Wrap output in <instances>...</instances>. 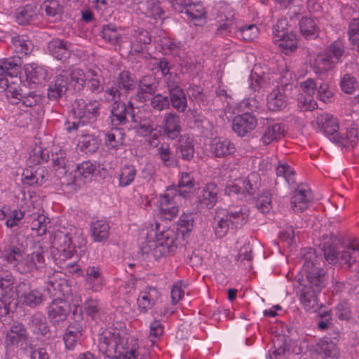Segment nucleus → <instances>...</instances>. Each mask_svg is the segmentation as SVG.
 I'll return each mask as SVG.
<instances>
[{
	"label": "nucleus",
	"mask_w": 359,
	"mask_h": 359,
	"mask_svg": "<svg viewBox=\"0 0 359 359\" xmlns=\"http://www.w3.org/2000/svg\"><path fill=\"white\" fill-rule=\"evenodd\" d=\"M340 88L346 94H353L359 90V82L350 74H345L340 81Z\"/></svg>",
	"instance_id": "obj_62"
},
{
	"label": "nucleus",
	"mask_w": 359,
	"mask_h": 359,
	"mask_svg": "<svg viewBox=\"0 0 359 359\" xmlns=\"http://www.w3.org/2000/svg\"><path fill=\"white\" fill-rule=\"evenodd\" d=\"M85 285L93 292H100L105 285V279L98 266H89L86 269Z\"/></svg>",
	"instance_id": "obj_25"
},
{
	"label": "nucleus",
	"mask_w": 359,
	"mask_h": 359,
	"mask_svg": "<svg viewBox=\"0 0 359 359\" xmlns=\"http://www.w3.org/2000/svg\"><path fill=\"white\" fill-rule=\"evenodd\" d=\"M100 147L99 139L93 134H83L77 143L78 149L87 155L95 153Z\"/></svg>",
	"instance_id": "obj_43"
},
{
	"label": "nucleus",
	"mask_w": 359,
	"mask_h": 359,
	"mask_svg": "<svg viewBox=\"0 0 359 359\" xmlns=\"http://www.w3.org/2000/svg\"><path fill=\"white\" fill-rule=\"evenodd\" d=\"M135 108L129 100L127 103L121 101H116L111 106L109 116L111 126L119 128L128 123V116L131 118V121L137 123V118L134 114Z\"/></svg>",
	"instance_id": "obj_11"
},
{
	"label": "nucleus",
	"mask_w": 359,
	"mask_h": 359,
	"mask_svg": "<svg viewBox=\"0 0 359 359\" xmlns=\"http://www.w3.org/2000/svg\"><path fill=\"white\" fill-rule=\"evenodd\" d=\"M169 93L170 106L171 105L177 111L184 113L187 109V97L182 88H177Z\"/></svg>",
	"instance_id": "obj_51"
},
{
	"label": "nucleus",
	"mask_w": 359,
	"mask_h": 359,
	"mask_svg": "<svg viewBox=\"0 0 359 359\" xmlns=\"http://www.w3.org/2000/svg\"><path fill=\"white\" fill-rule=\"evenodd\" d=\"M288 346L285 336H279L273 339V347L269 350L270 359H284Z\"/></svg>",
	"instance_id": "obj_57"
},
{
	"label": "nucleus",
	"mask_w": 359,
	"mask_h": 359,
	"mask_svg": "<svg viewBox=\"0 0 359 359\" xmlns=\"http://www.w3.org/2000/svg\"><path fill=\"white\" fill-rule=\"evenodd\" d=\"M175 195L173 193L161 194L158 198V208L161 217L164 219L171 220L179 212V207L175 201Z\"/></svg>",
	"instance_id": "obj_21"
},
{
	"label": "nucleus",
	"mask_w": 359,
	"mask_h": 359,
	"mask_svg": "<svg viewBox=\"0 0 359 359\" xmlns=\"http://www.w3.org/2000/svg\"><path fill=\"white\" fill-rule=\"evenodd\" d=\"M126 134L121 128H112L105 134L104 144L109 149L117 150L124 144Z\"/></svg>",
	"instance_id": "obj_41"
},
{
	"label": "nucleus",
	"mask_w": 359,
	"mask_h": 359,
	"mask_svg": "<svg viewBox=\"0 0 359 359\" xmlns=\"http://www.w3.org/2000/svg\"><path fill=\"white\" fill-rule=\"evenodd\" d=\"M299 25L301 34L306 39H314L318 36V28L312 18L303 17Z\"/></svg>",
	"instance_id": "obj_54"
},
{
	"label": "nucleus",
	"mask_w": 359,
	"mask_h": 359,
	"mask_svg": "<svg viewBox=\"0 0 359 359\" xmlns=\"http://www.w3.org/2000/svg\"><path fill=\"white\" fill-rule=\"evenodd\" d=\"M140 10L148 18L154 20L153 23L162 22L165 18V11L161 6L159 0H147L142 4Z\"/></svg>",
	"instance_id": "obj_31"
},
{
	"label": "nucleus",
	"mask_w": 359,
	"mask_h": 359,
	"mask_svg": "<svg viewBox=\"0 0 359 359\" xmlns=\"http://www.w3.org/2000/svg\"><path fill=\"white\" fill-rule=\"evenodd\" d=\"M109 224L105 219H97L91 222V237L95 242L107 241L109 236Z\"/></svg>",
	"instance_id": "obj_40"
},
{
	"label": "nucleus",
	"mask_w": 359,
	"mask_h": 359,
	"mask_svg": "<svg viewBox=\"0 0 359 359\" xmlns=\"http://www.w3.org/2000/svg\"><path fill=\"white\" fill-rule=\"evenodd\" d=\"M47 48L54 58L65 61L72 55L73 44L65 39L53 38L48 42Z\"/></svg>",
	"instance_id": "obj_23"
},
{
	"label": "nucleus",
	"mask_w": 359,
	"mask_h": 359,
	"mask_svg": "<svg viewBox=\"0 0 359 359\" xmlns=\"http://www.w3.org/2000/svg\"><path fill=\"white\" fill-rule=\"evenodd\" d=\"M278 177H283L287 184L295 183V171L287 163L280 161L276 168Z\"/></svg>",
	"instance_id": "obj_60"
},
{
	"label": "nucleus",
	"mask_w": 359,
	"mask_h": 359,
	"mask_svg": "<svg viewBox=\"0 0 359 359\" xmlns=\"http://www.w3.org/2000/svg\"><path fill=\"white\" fill-rule=\"evenodd\" d=\"M83 332V327L81 323L74 322L66 328L63 340L67 349H73L79 343Z\"/></svg>",
	"instance_id": "obj_38"
},
{
	"label": "nucleus",
	"mask_w": 359,
	"mask_h": 359,
	"mask_svg": "<svg viewBox=\"0 0 359 359\" xmlns=\"http://www.w3.org/2000/svg\"><path fill=\"white\" fill-rule=\"evenodd\" d=\"M258 34L259 29L255 25H245L237 27L235 36L244 41L249 42L255 39L258 36Z\"/></svg>",
	"instance_id": "obj_59"
},
{
	"label": "nucleus",
	"mask_w": 359,
	"mask_h": 359,
	"mask_svg": "<svg viewBox=\"0 0 359 359\" xmlns=\"http://www.w3.org/2000/svg\"><path fill=\"white\" fill-rule=\"evenodd\" d=\"M219 187L215 182L207 183L201 188L197 196V208L202 211L203 209H212L218 199Z\"/></svg>",
	"instance_id": "obj_16"
},
{
	"label": "nucleus",
	"mask_w": 359,
	"mask_h": 359,
	"mask_svg": "<svg viewBox=\"0 0 359 359\" xmlns=\"http://www.w3.org/2000/svg\"><path fill=\"white\" fill-rule=\"evenodd\" d=\"M157 88L156 79L152 75H145L140 79L137 93L130 99L140 102L148 101L150 96L155 93Z\"/></svg>",
	"instance_id": "obj_20"
},
{
	"label": "nucleus",
	"mask_w": 359,
	"mask_h": 359,
	"mask_svg": "<svg viewBox=\"0 0 359 359\" xmlns=\"http://www.w3.org/2000/svg\"><path fill=\"white\" fill-rule=\"evenodd\" d=\"M275 41L278 43V46L285 55L291 53L297 48L296 35L292 32L284 35L283 37L275 39Z\"/></svg>",
	"instance_id": "obj_58"
},
{
	"label": "nucleus",
	"mask_w": 359,
	"mask_h": 359,
	"mask_svg": "<svg viewBox=\"0 0 359 359\" xmlns=\"http://www.w3.org/2000/svg\"><path fill=\"white\" fill-rule=\"evenodd\" d=\"M335 316L341 321H348L352 318L351 305L346 300L339 302L334 307Z\"/></svg>",
	"instance_id": "obj_63"
},
{
	"label": "nucleus",
	"mask_w": 359,
	"mask_h": 359,
	"mask_svg": "<svg viewBox=\"0 0 359 359\" xmlns=\"http://www.w3.org/2000/svg\"><path fill=\"white\" fill-rule=\"evenodd\" d=\"M62 73L66 75V81L72 85L74 89L82 90L86 83L88 72L86 74L80 68L62 69Z\"/></svg>",
	"instance_id": "obj_36"
},
{
	"label": "nucleus",
	"mask_w": 359,
	"mask_h": 359,
	"mask_svg": "<svg viewBox=\"0 0 359 359\" xmlns=\"http://www.w3.org/2000/svg\"><path fill=\"white\" fill-rule=\"evenodd\" d=\"M159 297L158 290L151 286H147L142 290L137 299V309L142 313H146L156 304Z\"/></svg>",
	"instance_id": "obj_27"
},
{
	"label": "nucleus",
	"mask_w": 359,
	"mask_h": 359,
	"mask_svg": "<svg viewBox=\"0 0 359 359\" xmlns=\"http://www.w3.org/2000/svg\"><path fill=\"white\" fill-rule=\"evenodd\" d=\"M137 338L117 328L104 330L100 335L98 348L104 359H137Z\"/></svg>",
	"instance_id": "obj_2"
},
{
	"label": "nucleus",
	"mask_w": 359,
	"mask_h": 359,
	"mask_svg": "<svg viewBox=\"0 0 359 359\" xmlns=\"http://www.w3.org/2000/svg\"><path fill=\"white\" fill-rule=\"evenodd\" d=\"M86 84L92 93L99 94L104 90V80L99 71L89 69Z\"/></svg>",
	"instance_id": "obj_50"
},
{
	"label": "nucleus",
	"mask_w": 359,
	"mask_h": 359,
	"mask_svg": "<svg viewBox=\"0 0 359 359\" xmlns=\"http://www.w3.org/2000/svg\"><path fill=\"white\" fill-rule=\"evenodd\" d=\"M313 200L311 189L306 184H300L291 196V208L295 212H302L309 208Z\"/></svg>",
	"instance_id": "obj_15"
},
{
	"label": "nucleus",
	"mask_w": 359,
	"mask_h": 359,
	"mask_svg": "<svg viewBox=\"0 0 359 359\" xmlns=\"http://www.w3.org/2000/svg\"><path fill=\"white\" fill-rule=\"evenodd\" d=\"M133 39L130 41L131 51L140 53L144 51L146 46L150 43L151 39L149 33L143 29H135L132 32Z\"/></svg>",
	"instance_id": "obj_37"
},
{
	"label": "nucleus",
	"mask_w": 359,
	"mask_h": 359,
	"mask_svg": "<svg viewBox=\"0 0 359 359\" xmlns=\"http://www.w3.org/2000/svg\"><path fill=\"white\" fill-rule=\"evenodd\" d=\"M314 121L321 132L327 136H331L334 140L339 141V123L336 117L330 114L323 113L317 115Z\"/></svg>",
	"instance_id": "obj_22"
},
{
	"label": "nucleus",
	"mask_w": 359,
	"mask_h": 359,
	"mask_svg": "<svg viewBox=\"0 0 359 359\" xmlns=\"http://www.w3.org/2000/svg\"><path fill=\"white\" fill-rule=\"evenodd\" d=\"M15 278L9 271H0V316H6L15 298L14 283Z\"/></svg>",
	"instance_id": "obj_9"
},
{
	"label": "nucleus",
	"mask_w": 359,
	"mask_h": 359,
	"mask_svg": "<svg viewBox=\"0 0 359 359\" xmlns=\"http://www.w3.org/2000/svg\"><path fill=\"white\" fill-rule=\"evenodd\" d=\"M81 232V229L72 226L60 228L55 231L52 243L57 251L54 254L55 260L62 264L74 256L76 252L74 238L76 234L80 235Z\"/></svg>",
	"instance_id": "obj_6"
},
{
	"label": "nucleus",
	"mask_w": 359,
	"mask_h": 359,
	"mask_svg": "<svg viewBox=\"0 0 359 359\" xmlns=\"http://www.w3.org/2000/svg\"><path fill=\"white\" fill-rule=\"evenodd\" d=\"M135 123L133 129L139 135L142 137H147L149 133H152L156 126L154 125V121L151 118L137 120V123Z\"/></svg>",
	"instance_id": "obj_64"
},
{
	"label": "nucleus",
	"mask_w": 359,
	"mask_h": 359,
	"mask_svg": "<svg viewBox=\"0 0 359 359\" xmlns=\"http://www.w3.org/2000/svg\"><path fill=\"white\" fill-rule=\"evenodd\" d=\"M285 133V125L284 123L267 120L260 142L264 145H269L274 141L280 140L284 137Z\"/></svg>",
	"instance_id": "obj_26"
},
{
	"label": "nucleus",
	"mask_w": 359,
	"mask_h": 359,
	"mask_svg": "<svg viewBox=\"0 0 359 359\" xmlns=\"http://www.w3.org/2000/svg\"><path fill=\"white\" fill-rule=\"evenodd\" d=\"M337 64L326 52H324L317 55L313 62V69L316 74H321L334 69Z\"/></svg>",
	"instance_id": "obj_52"
},
{
	"label": "nucleus",
	"mask_w": 359,
	"mask_h": 359,
	"mask_svg": "<svg viewBox=\"0 0 359 359\" xmlns=\"http://www.w3.org/2000/svg\"><path fill=\"white\" fill-rule=\"evenodd\" d=\"M173 10L184 13L187 20L195 26H203L207 22V11L201 2L191 3L190 0H170Z\"/></svg>",
	"instance_id": "obj_8"
},
{
	"label": "nucleus",
	"mask_w": 359,
	"mask_h": 359,
	"mask_svg": "<svg viewBox=\"0 0 359 359\" xmlns=\"http://www.w3.org/2000/svg\"><path fill=\"white\" fill-rule=\"evenodd\" d=\"M217 29L215 35L221 37L236 36L237 25L236 23L235 13L229 8L219 10L215 17Z\"/></svg>",
	"instance_id": "obj_10"
},
{
	"label": "nucleus",
	"mask_w": 359,
	"mask_h": 359,
	"mask_svg": "<svg viewBox=\"0 0 359 359\" xmlns=\"http://www.w3.org/2000/svg\"><path fill=\"white\" fill-rule=\"evenodd\" d=\"M37 8L34 4H28L20 8L16 13V21L23 25L29 24L36 18Z\"/></svg>",
	"instance_id": "obj_53"
},
{
	"label": "nucleus",
	"mask_w": 359,
	"mask_h": 359,
	"mask_svg": "<svg viewBox=\"0 0 359 359\" xmlns=\"http://www.w3.org/2000/svg\"><path fill=\"white\" fill-rule=\"evenodd\" d=\"M101 103L97 100L76 99L72 104V114L74 118L87 125L94 124L100 116Z\"/></svg>",
	"instance_id": "obj_7"
},
{
	"label": "nucleus",
	"mask_w": 359,
	"mask_h": 359,
	"mask_svg": "<svg viewBox=\"0 0 359 359\" xmlns=\"http://www.w3.org/2000/svg\"><path fill=\"white\" fill-rule=\"evenodd\" d=\"M27 247L26 238L18 235L0 250L1 258L16 272L34 276L46 267L43 251L39 248L27 254Z\"/></svg>",
	"instance_id": "obj_1"
},
{
	"label": "nucleus",
	"mask_w": 359,
	"mask_h": 359,
	"mask_svg": "<svg viewBox=\"0 0 359 359\" xmlns=\"http://www.w3.org/2000/svg\"><path fill=\"white\" fill-rule=\"evenodd\" d=\"M260 186L259 175L257 173H251L248 177L227 187L229 194H242L245 196H254L259 191Z\"/></svg>",
	"instance_id": "obj_18"
},
{
	"label": "nucleus",
	"mask_w": 359,
	"mask_h": 359,
	"mask_svg": "<svg viewBox=\"0 0 359 359\" xmlns=\"http://www.w3.org/2000/svg\"><path fill=\"white\" fill-rule=\"evenodd\" d=\"M248 219L246 207L232 210H217L212 224L215 237L224 238L230 229H237L244 225Z\"/></svg>",
	"instance_id": "obj_5"
},
{
	"label": "nucleus",
	"mask_w": 359,
	"mask_h": 359,
	"mask_svg": "<svg viewBox=\"0 0 359 359\" xmlns=\"http://www.w3.org/2000/svg\"><path fill=\"white\" fill-rule=\"evenodd\" d=\"M137 172V169L133 165L127 164L121 167L116 172V177L118 181V186L123 188L130 185L134 182Z\"/></svg>",
	"instance_id": "obj_49"
},
{
	"label": "nucleus",
	"mask_w": 359,
	"mask_h": 359,
	"mask_svg": "<svg viewBox=\"0 0 359 359\" xmlns=\"http://www.w3.org/2000/svg\"><path fill=\"white\" fill-rule=\"evenodd\" d=\"M156 239L149 242V249L142 248V251L151 253L156 259H161L175 253L180 245L179 233L175 229L166 228L160 230L156 226Z\"/></svg>",
	"instance_id": "obj_4"
},
{
	"label": "nucleus",
	"mask_w": 359,
	"mask_h": 359,
	"mask_svg": "<svg viewBox=\"0 0 359 359\" xmlns=\"http://www.w3.org/2000/svg\"><path fill=\"white\" fill-rule=\"evenodd\" d=\"M257 126L255 116L250 113H243L236 116L232 120V130L239 137H245Z\"/></svg>",
	"instance_id": "obj_19"
},
{
	"label": "nucleus",
	"mask_w": 359,
	"mask_h": 359,
	"mask_svg": "<svg viewBox=\"0 0 359 359\" xmlns=\"http://www.w3.org/2000/svg\"><path fill=\"white\" fill-rule=\"evenodd\" d=\"M160 127L167 139L170 140L177 139L181 136L182 129L180 116L174 111L165 113Z\"/></svg>",
	"instance_id": "obj_17"
},
{
	"label": "nucleus",
	"mask_w": 359,
	"mask_h": 359,
	"mask_svg": "<svg viewBox=\"0 0 359 359\" xmlns=\"http://www.w3.org/2000/svg\"><path fill=\"white\" fill-rule=\"evenodd\" d=\"M18 296L22 305L36 309L43 304L46 297L41 288H31L29 284L22 282L18 285Z\"/></svg>",
	"instance_id": "obj_12"
},
{
	"label": "nucleus",
	"mask_w": 359,
	"mask_h": 359,
	"mask_svg": "<svg viewBox=\"0 0 359 359\" xmlns=\"http://www.w3.org/2000/svg\"><path fill=\"white\" fill-rule=\"evenodd\" d=\"M28 327L34 334L46 336L50 332L49 325L42 313H35L29 318Z\"/></svg>",
	"instance_id": "obj_39"
},
{
	"label": "nucleus",
	"mask_w": 359,
	"mask_h": 359,
	"mask_svg": "<svg viewBox=\"0 0 359 359\" xmlns=\"http://www.w3.org/2000/svg\"><path fill=\"white\" fill-rule=\"evenodd\" d=\"M102 38L107 43L113 46H121L123 43V34L121 30L112 23L102 26L101 31Z\"/></svg>",
	"instance_id": "obj_44"
},
{
	"label": "nucleus",
	"mask_w": 359,
	"mask_h": 359,
	"mask_svg": "<svg viewBox=\"0 0 359 359\" xmlns=\"http://www.w3.org/2000/svg\"><path fill=\"white\" fill-rule=\"evenodd\" d=\"M304 264V267L306 272L307 284L304 286H311V288L316 290V291H321L325 287L324 283V270L321 268L317 267L313 263L311 266Z\"/></svg>",
	"instance_id": "obj_28"
},
{
	"label": "nucleus",
	"mask_w": 359,
	"mask_h": 359,
	"mask_svg": "<svg viewBox=\"0 0 359 359\" xmlns=\"http://www.w3.org/2000/svg\"><path fill=\"white\" fill-rule=\"evenodd\" d=\"M156 156L165 167L175 168L178 165V160L175 154L171 151L170 144L167 142L161 144L157 148Z\"/></svg>",
	"instance_id": "obj_47"
},
{
	"label": "nucleus",
	"mask_w": 359,
	"mask_h": 359,
	"mask_svg": "<svg viewBox=\"0 0 359 359\" xmlns=\"http://www.w3.org/2000/svg\"><path fill=\"white\" fill-rule=\"evenodd\" d=\"M116 85L125 95H128L136 88V76L129 71H121L116 78Z\"/></svg>",
	"instance_id": "obj_48"
},
{
	"label": "nucleus",
	"mask_w": 359,
	"mask_h": 359,
	"mask_svg": "<svg viewBox=\"0 0 359 359\" xmlns=\"http://www.w3.org/2000/svg\"><path fill=\"white\" fill-rule=\"evenodd\" d=\"M212 154L217 158H224L236 151L234 144L229 139L215 137L210 144Z\"/></svg>",
	"instance_id": "obj_30"
},
{
	"label": "nucleus",
	"mask_w": 359,
	"mask_h": 359,
	"mask_svg": "<svg viewBox=\"0 0 359 359\" xmlns=\"http://www.w3.org/2000/svg\"><path fill=\"white\" fill-rule=\"evenodd\" d=\"M337 63L341 61L345 52L344 43L341 39L334 41L326 49L325 51Z\"/></svg>",
	"instance_id": "obj_61"
},
{
	"label": "nucleus",
	"mask_w": 359,
	"mask_h": 359,
	"mask_svg": "<svg viewBox=\"0 0 359 359\" xmlns=\"http://www.w3.org/2000/svg\"><path fill=\"white\" fill-rule=\"evenodd\" d=\"M44 170L42 168L25 169L22 175L23 184L28 186L41 185L43 183Z\"/></svg>",
	"instance_id": "obj_55"
},
{
	"label": "nucleus",
	"mask_w": 359,
	"mask_h": 359,
	"mask_svg": "<svg viewBox=\"0 0 359 359\" xmlns=\"http://www.w3.org/2000/svg\"><path fill=\"white\" fill-rule=\"evenodd\" d=\"M22 60L19 57H11L0 60V81L4 86L8 85L7 76L16 77L19 74Z\"/></svg>",
	"instance_id": "obj_24"
},
{
	"label": "nucleus",
	"mask_w": 359,
	"mask_h": 359,
	"mask_svg": "<svg viewBox=\"0 0 359 359\" xmlns=\"http://www.w3.org/2000/svg\"><path fill=\"white\" fill-rule=\"evenodd\" d=\"M176 152L184 161L192 159L195 152L193 138L187 135H181L176 147Z\"/></svg>",
	"instance_id": "obj_42"
},
{
	"label": "nucleus",
	"mask_w": 359,
	"mask_h": 359,
	"mask_svg": "<svg viewBox=\"0 0 359 359\" xmlns=\"http://www.w3.org/2000/svg\"><path fill=\"white\" fill-rule=\"evenodd\" d=\"M325 259L330 263L348 264L350 267L359 257V240H352L346 247L342 246L341 238L334 235H324L321 241Z\"/></svg>",
	"instance_id": "obj_3"
},
{
	"label": "nucleus",
	"mask_w": 359,
	"mask_h": 359,
	"mask_svg": "<svg viewBox=\"0 0 359 359\" xmlns=\"http://www.w3.org/2000/svg\"><path fill=\"white\" fill-rule=\"evenodd\" d=\"M47 309L48 319L53 326L63 323L71 311L70 304L64 294L62 297L53 299Z\"/></svg>",
	"instance_id": "obj_13"
},
{
	"label": "nucleus",
	"mask_w": 359,
	"mask_h": 359,
	"mask_svg": "<svg viewBox=\"0 0 359 359\" xmlns=\"http://www.w3.org/2000/svg\"><path fill=\"white\" fill-rule=\"evenodd\" d=\"M267 107L270 111H278L283 110L288 104L287 96L283 87L273 89L267 95Z\"/></svg>",
	"instance_id": "obj_29"
},
{
	"label": "nucleus",
	"mask_w": 359,
	"mask_h": 359,
	"mask_svg": "<svg viewBox=\"0 0 359 359\" xmlns=\"http://www.w3.org/2000/svg\"><path fill=\"white\" fill-rule=\"evenodd\" d=\"M65 76L60 72L49 84L47 94L50 100H57L67 92L69 85Z\"/></svg>",
	"instance_id": "obj_32"
},
{
	"label": "nucleus",
	"mask_w": 359,
	"mask_h": 359,
	"mask_svg": "<svg viewBox=\"0 0 359 359\" xmlns=\"http://www.w3.org/2000/svg\"><path fill=\"white\" fill-rule=\"evenodd\" d=\"M320 291H316L311 286H303L300 290L299 302L304 309L307 311H316L318 308V293Z\"/></svg>",
	"instance_id": "obj_35"
},
{
	"label": "nucleus",
	"mask_w": 359,
	"mask_h": 359,
	"mask_svg": "<svg viewBox=\"0 0 359 359\" xmlns=\"http://www.w3.org/2000/svg\"><path fill=\"white\" fill-rule=\"evenodd\" d=\"M11 43L13 51L18 54L15 57H19L21 60L23 57L29 55L34 48L32 41L25 34L13 36Z\"/></svg>",
	"instance_id": "obj_34"
},
{
	"label": "nucleus",
	"mask_w": 359,
	"mask_h": 359,
	"mask_svg": "<svg viewBox=\"0 0 359 359\" xmlns=\"http://www.w3.org/2000/svg\"><path fill=\"white\" fill-rule=\"evenodd\" d=\"M63 7L58 0H46L41 5V10L48 20L55 22L61 18Z\"/></svg>",
	"instance_id": "obj_46"
},
{
	"label": "nucleus",
	"mask_w": 359,
	"mask_h": 359,
	"mask_svg": "<svg viewBox=\"0 0 359 359\" xmlns=\"http://www.w3.org/2000/svg\"><path fill=\"white\" fill-rule=\"evenodd\" d=\"M99 165L96 161L90 160L83 161L81 163H77L74 170V177L71 182H67V185L80 187L87 182L91 181Z\"/></svg>",
	"instance_id": "obj_14"
},
{
	"label": "nucleus",
	"mask_w": 359,
	"mask_h": 359,
	"mask_svg": "<svg viewBox=\"0 0 359 359\" xmlns=\"http://www.w3.org/2000/svg\"><path fill=\"white\" fill-rule=\"evenodd\" d=\"M70 161L67 153L60 149L52 154V166L55 171L61 170V173L65 174L69 169Z\"/></svg>",
	"instance_id": "obj_56"
},
{
	"label": "nucleus",
	"mask_w": 359,
	"mask_h": 359,
	"mask_svg": "<svg viewBox=\"0 0 359 359\" xmlns=\"http://www.w3.org/2000/svg\"><path fill=\"white\" fill-rule=\"evenodd\" d=\"M27 339V330L22 323H14L5 336V345L6 347L18 346L20 343Z\"/></svg>",
	"instance_id": "obj_33"
},
{
	"label": "nucleus",
	"mask_w": 359,
	"mask_h": 359,
	"mask_svg": "<svg viewBox=\"0 0 359 359\" xmlns=\"http://www.w3.org/2000/svg\"><path fill=\"white\" fill-rule=\"evenodd\" d=\"M316 351L324 359H337L339 355L336 344L329 339L320 340L316 344Z\"/></svg>",
	"instance_id": "obj_45"
}]
</instances>
